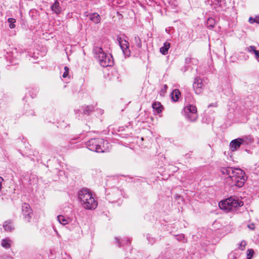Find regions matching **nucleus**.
<instances>
[{
	"mask_svg": "<svg viewBox=\"0 0 259 259\" xmlns=\"http://www.w3.org/2000/svg\"><path fill=\"white\" fill-rule=\"evenodd\" d=\"M78 197L85 209L92 210L97 207L98 202L95 200L92 192L89 189L80 190L78 193Z\"/></svg>",
	"mask_w": 259,
	"mask_h": 259,
	"instance_id": "f257e3e1",
	"label": "nucleus"
},
{
	"mask_svg": "<svg viewBox=\"0 0 259 259\" xmlns=\"http://www.w3.org/2000/svg\"><path fill=\"white\" fill-rule=\"evenodd\" d=\"M247 178L244 170L240 168H234L231 176L226 178V183L230 187L236 186L239 188L242 187Z\"/></svg>",
	"mask_w": 259,
	"mask_h": 259,
	"instance_id": "f03ea898",
	"label": "nucleus"
},
{
	"mask_svg": "<svg viewBox=\"0 0 259 259\" xmlns=\"http://www.w3.org/2000/svg\"><path fill=\"white\" fill-rule=\"evenodd\" d=\"M86 147L90 150L97 153H104L109 151L108 142L102 138H93L87 142Z\"/></svg>",
	"mask_w": 259,
	"mask_h": 259,
	"instance_id": "7ed1b4c3",
	"label": "nucleus"
},
{
	"mask_svg": "<svg viewBox=\"0 0 259 259\" xmlns=\"http://www.w3.org/2000/svg\"><path fill=\"white\" fill-rule=\"evenodd\" d=\"M243 205V202L239 201L235 197H230L225 200L219 202V206L221 209L225 210L227 212H230L238 207Z\"/></svg>",
	"mask_w": 259,
	"mask_h": 259,
	"instance_id": "20e7f679",
	"label": "nucleus"
},
{
	"mask_svg": "<svg viewBox=\"0 0 259 259\" xmlns=\"http://www.w3.org/2000/svg\"><path fill=\"white\" fill-rule=\"evenodd\" d=\"M122 197L121 190L118 188L114 187L108 189L106 191V199L109 202H118Z\"/></svg>",
	"mask_w": 259,
	"mask_h": 259,
	"instance_id": "39448f33",
	"label": "nucleus"
},
{
	"mask_svg": "<svg viewBox=\"0 0 259 259\" xmlns=\"http://www.w3.org/2000/svg\"><path fill=\"white\" fill-rule=\"evenodd\" d=\"M98 60L100 65L104 67L112 66L114 64L113 57L111 54H102V56H98Z\"/></svg>",
	"mask_w": 259,
	"mask_h": 259,
	"instance_id": "423d86ee",
	"label": "nucleus"
},
{
	"mask_svg": "<svg viewBox=\"0 0 259 259\" xmlns=\"http://www.w3.org/2000/svg\"><path fill=\"white\" fill-rule=\"evenodd\" d=\"M117 40L125 57H130L131 52L129 49L130 44L128 41L119 36H117Z\"/></svg>",
	"mask_w": 259,
	"mask_h": 259,
	"instance_id": "0eeeda50",
	"label": "nucleus"
},
{
	"mask_svg": "<svg viewBox=\"0 0 259 259\" xmlns=\"http://www.w3.org/2000/svg\"><path fill=\"white\" fill-rule=\"evenodd\" d=\"M193 88L195 93L197 95L201 94L204 89L203 79L199 76H196L194 79Z\"/></svg>",
	"mask_w": 259,
	"mask_h": 259,
	"instance_id": "6e6552de",
	"label": "nucleus"
},
{
	"mask_svg": "<svg viewBox=\"0 0 259 259\" xmlns=\"http://www.w3.org/2000/svg\"><path fill=\"white\" fill-rule=\"evenodd\" d=\"M22 212L25 220L30 222L32 215V210L29 204L23 203L22 205Z\"/></svg>",
	"mask_w": 259,
	"mask_h": 259,
	"instance_id": "1a4fd4ad",
	"label": "nucleus"
},
{
	"mask_svg": "<svg viewBox=\"0 0 259 259\" xmlns=\"http://www.w3.org/2000/svg\"><path fill=\"white\" fill-rule=\"evenodd\" d=\"M244 143V140L242 138H237L232 140L230 143V146L232 151L239 149L241 145Z\"/></svg>",
	"mask_w": 259,
	"mask_h": 259,
	"instance_id": "9d476101",
	"label": "nucleus"
},
{
	"mask_svg": "<svg viewBox=\"0 0 259 259\" xmlns=\"http://www.w3.org/2000/svg\"><path fill=\"white\" fill-rule=\"evenodd\" d=\"M96 106L94 105H84L81 106V110L82 113L87 115H90L92 112L95 111Z\"/></svg>",
	"mask_w": 259,
	"mask_h": 259,
	"instance_id": "9b49d317",
	"label": "nucleus"
},
{
	"mask_svg": "<svg viewBox=\"0 0 259 259\" xmlns=\"http://www.w3.org/2000/svg\"><path fill=\"white\" fill-rule=\"evenodd\" d=\"M3 227L5 231L8 232H12L15 229L12 220H9L4 222Z\"/></svg>",
	"mask_w": 259,
	"mask_h": 259,
	"instance_id": "f8f14e48",
	"label": "nucleus"
},
{
	"mask_svg": "<svg viewBox=\"0 0 259 259\" xmlns=\"http://www.w3.org/2000/svg\"><path fill=\"white\" fill-rule=\"evenodd\" d=\"M234 168L233 167H221L220 171L224 175H227L228 177L231 176L233 174Z\"/></svg>",
	"mask_w": 259,
	"mask_h": 259,
	"instance_id": "ddd939ff",
	"label": "nucleus"
},
{
	"mask_svg": "<svg viewBox=\"0 0 259 259\" xmlns=\"http://www.w3.org/2000/svg\"><path fill=\"white\" fill-rule=\"evenodd\" d=\"M184 111L185 113H197L196 107L191 104L186 106L184 108Z\"/></svg>",
	"mask_w": 259,
	"mask_h": 259,
	"instance_id": "4468645a",
	"label": "nucleus"
},
{
	"mask_svg": "<svg viewBox=\"0 0 259 259\" xmlns=\"http://www.w3.org/2000/svg\"><path fill=\"white\" fill-rule=\"evenodd\" d=\"M51 10L56 14H59L62 12V8L60 6V3L58 1H56L54 4L51 7Z\"/></svg>",
	"mask_w": 259,
	"mask_h": 259,
	"instance_id": "2eb2a0df",
	"label": "nucleus"
},
{
	"mask_svg": "<svg viewBox=\"0 0 259 259\" xmlns=\"http://www.w3.org/2000/svg\"><path fill=\"white\" fill-rule=\"evenodd\" d=\"M89 17V19L95 24H98L100 22V16L98 14L96 13L90 14Z\"/></svg>",
	"mask_w": 259,
	"mask_h": 259,
	"instance_id": "dca6fc26",
	"label": "nucleus"
},
{
	"mask_svg": "<svg viewBox=\"0 0 259 259\" xmlns=\"http://www.w3.org/2000/svg\"><path fill=\"white\" fill-rule=\"evenodd\" d=\"M181 92L178 89H175L170 94L171 98L174 102L178 101Z\"/></svg>",
	"mask_w": 259,
	"mask_h": 259,
	"instance_id": "f3484780",
	"label": "nucleus"
},
{
	"mask_svg": "<svg viewBox=\"0 0 259 259\" xmlns=\"http://www.w3.org/2000/svg\"><path fill=\"white\" fill-rule=\"evenodd\" d=\"M170 47V44L168 42H165L163 44V46L160 48V52L164 55H166L168 53V51Z\"/></svg>",
	"mask_w": 259,
	"mask_h": 259,
	"instance_id": "a211bd4d",
	"label": "nucleus"
},
{
	"mask_svg": "<svg viewBox=\"0 0 259 259\" xmlns=\"http://www.w3.org/2000/svg\"><path fill=\"white\" fill-rule=\"evenodd\" d=\"M133 43V45L132 47V48L136 47L138 49H141L142 46V41L138 35L135 36Z\"/></svg>",
	"mask_w": 259,
	"mask_h": 259,
	"instance_id": "6ab92c4d",
	"label": "nucleus"
},
{
	"mask_svg": "<svg viewBox=\"0 0 259 259\" xmlns=\"http://www.w3.org/2000/svg\"><path fill=\"white\" fill-rule=\"evenodd\" d=\"M152 106L153 109L155 110L158 113H160L162 111V110L163 109V106L159 102H154L152 104Z\"/></svg>",
	"mask_w": 259,
	"mask_h": 259,
	"instance_id": "aec40b11",
	"label": "nucleus"
},
{
	"mask_svg": "<svg viewBox=\"0 0 259 259\" xmlns=\"http://www.w3.org/2000/svg\"><path fill=\"white\" fill-rule=\"evenodd\" d=\"M115 239L116 243L118 244V247H121L123 245L127 243V242H129L130 243L131 242V240L128 238L120 239L118 237H116Z\"/></svg>",
	"mask_w": 259,
	"mask_h": 259,
	"instance_id": "412c9836",
	"label": "nucleus"
},
{
	"mask_svg": "<svg viewBox=\"0 0 259 259\" xmlns=\"http://www.w3.org/2000/svg\"><path fill=\"white\" fill-rule=\"evenodd\" d=\"M186 118L192 122L195 121L198 118L197 113H184Z\"/></svg>",
	"mask_w": 259,
	"mask_h": 259,
	"instance_id": "4be33fe9",
	"label": "nucleus"
},
{
	"mask_svg": "<svg viewBox=\"0 0 259 259\" xmlns=\"http://www.w3.org/2000/svg\"><path fill=\"white\" fill-rule=\"evenodd\" d=\"M57 219L59 222L63 225L68 224L69 222V219L66 218L64 215H58L57 217Z\"/></svg>",
	"mask_w": 259,
	"mask_h": 259,
	"instance_id": "5701e85b",
	"label": "nucleus"
},
{
	"mask_svg": "<svg viewBox=\"0 0 259 259\" xmlns=\"http://www.w3.org/2000/svg\"><path fill=\"white\" fill-rule=\"evenodd\" d=\"M215 24V21L213 18H209L206 23V27L209 29H212Z\"/></svg>",
	"mask_w": 259,
	"mask_h": 259,
	"instance_id": "b1692460",
	"label": "nucleus"
},
{
	"mask_svg": "<svg viewBox=\"0 0 259 259\" xmlns=\"http://www.w3.org/2000/svg\"><path fill=\"white\" fill-rule=\"evenodd\" d=\"M255 49V47L251 46L248 48V51L250 52H253L255 55V58L257 60H259V50H256Z\"/></svg>",
	"mask_w": 259,
	"mask_h": 259,
	"instance_id": "393cba45",
	"label": "nucleus"
},
{
	"mask_svg": "<svg viewBox=\"0 0 259 259\" xmlns=\"http://www.w3.org/2000/svg\"><path fill=\"white\" fill-rule=\"evenodd\" d=\"M11 241L9 238L4 239L2 240V246L5 248L11 247Z\"/></svg>",
	"mask_w": 259,
	"mask_h": 259,
	"instance_id": "a878e982",
	"label": "nucleus"
},
{
	"mask_svg": "<svg viewBox=\"0 0 259 259\" xmlns=\"http://www.w3.org/2000/svg\"><path fill=\"white\" fill-rule=\"evenodd\" d=\"M94 52L99 56H102V54H104L103 49L101 47H95L93 49Z\"/></svg>",
	"mask_w": 259,
	"mask_h": 259,
	"instance_id": "bb28decb",
	"label": "nucleus"
},
{
	"mask_svg": "<svg viewBox=\"0 0 259 259\" xmlns=\"http://www.w3.org/2000/svg\"><path fill=\"white\" fill-rule=\"evenodd\" d=\"M8 22L9 23V27L10 28H14L16 27L15 23H16V20L15 19L13 18H9L8 19Z\"/></svg>",
	"mask_w": 259,
	"mask_h": 259,
	"instance_id": "cd10ccee",
	"label": "nucleus"
},
{
	"mask_svg": "<svg viewBox=\"0 0 259 259\" xmlns=\"http://www.w3.org/2000/svg\"><path fill=\"white\" fill-rule=\"evenodd\" d=\"M215 4L216 5H218L220 7L223 8L226 6V2L225 0H214Z\"/></svg>",
	"mask_w": 259,
	"mask_h": 259,
	"instance_id": "c85d7f7f",
	"label": "nucleus"
},
{
	"mask_svg": "<svg viewBox=\"0 0 259 259\" xmlns=\"http://www.w3.org/2000/svg\"><path fill=\"white\" fill-rule=\"evenodd\" d=\"M168 88V87L166 84H164L162 88H161L160 91V96H164L165 93L166 92L167 89Z\"/></svg>",
	"mask_w": 259,
	"mask_h": 259,
	"instance_id": "c756f323",
	"label": "nucleus"
},
{
	"mask_svg": "<svg viewBox=\"0 0 259 259\" xmlns=\"http://www.w3.org/2000/svg\"><path fill=\"white\" fill-rule=\"evenodd\" d=\"M254 252L252 249H248L247 250V259H251Z\"/></svg>",
	"mask_w": 259,
	"mask_h": 259,
	"instance_id": "7c9ffc66",
	"label": "nucleus"
},
{
	"mask_svg": "<svg viewBox=\"0 0 259 259\" xmlns=\"http://www.w3.org/2000/svg\"><path fill=\"white\" fill-rule=\"evenodd\" d=\"M246 245V241L244 240H243L239 244L238 249L241 250H244Z\"/></svg>",
	"mask_w": 259,
	"mask_h": 259,
	"instance_id": "2f4dec72",
	"label": "nucleus"
},
{
	"mask_svg": "<svg viewBox=\"0 0 259 259\" xmlns=\"http://www.w3.org/2000/svg\"><path fill=\"white\" fill-rule=\"evenodd\" d=\"M64 72L62 75V77L63 78H66L68 76L69 71V68L67 66H65L64 67Z\"/></svg>",
	"mask_w": 259,
	"mask_h": 259,
	"instance_id": "473e14b6",
	"label": "nucleus"
},
{
	"mask_svg": "<svg viewBox=\"0 0 259 259\" xmlns=\"http://www.w3.org/2000/svg\"><path fill=\"white\" fill-rule=\"evenodd\" d=\"M176 239L178 241H182L185 238V235L183 234L175 236Z\"/></svg>",
	"mask_w": 259,
	"mask_h": 259,
	"instance_id": "72a5a7b5",
	"label": "nucleus"
},
{
	"mask_svg": "<svg viewBox=\"0 0 259 259\" xmlns=\"http://www.w3.org/2000/svg\"><path fill=\"white\" fill-rule=\"evenodd\" d=\"M193 60H194V59H193L191 57H187L185 59V63L189 64L191 62H193Z\"/></svg>",
	"mask_w": 259,
	"mask_h": 259,
	"instance_id": "f704fd0d",
	"label": "nucleus"
},
{
	"mask_svg": "<svg viewBox=\"0 0 259 259\" xmlns=\"http://www.w3.org/2000/svg\"><path fill=\"white\" fill-rule=\"evenodd\" d=\"M25 114L27 116H29V115H33H33H35V112L32 110H30L29 112H26Z\"/></svg>",
	"mask_w": 259,
	"mask_h": 259,
	"instance_id": "c9c22d12",
	"label": "nucleus"
},
{
	"mask_svg": "<svg viewBox=\"0 0 259 259\" xmlns=\"http://www.w3.org/2000/svg\"><path fill=\"white\" fill-rule=\"evenodd\" d=\"M75 140H77V141L76 142H78V141H80L81 140V139L80 138V137H78L77 138H76L75 139H72L71 140V143H75L76 142H74Z\"/></svg>",
	"mask_w": 259,
	"mask_h": 259,
	"instance_id": "e433bc0d",
	"label": "nucleus"
},
{
	"mask_svg": "<svg viewBox=\"0 0 259 259\" xmlns=\"http://www.w3.org/2000/svg\"><path fill=\"white\" fill-rule=\"evenodd\" d=\"M254 20H255V18H252V17H250L249 19V23H251V24H252L254 22H255V21H254Z\"/></svg>",
	"mask_w": 259,
	"mask_h": 259,
	"instance_id": "4c0bfd02",
	"label": "nucleus"
},
{
	"mask_svg": "<svg viewBox=\"0 0 259 259\" xmlns=\"http://www.w3.org/2000/svg\"><path fill=\"white\" fill-rule=\"evenodd\" d=\"M217 103H211L210 104H209L208 106V107H217Z\"/></svg>",
	"mask_w": 259,
	"mask_h": 259,
	"instance_id": "58836bf2",
	"label": "nucleus"
},
{
	"mask_svg": "<svg viewBox=\"0 0 259 259\" xmlns=\"http://www.w3.org/2000/svg\"><path fill=\"white\" fill-rule=\"evenodd\" d=\"M191 98V95L190 94V93H187L186 94V95L185 96V99H186L187 98Z\"/></svg>",
	"mask_w": 259,
	"mask_h": 259,
	"instance_id": "ea45409f",
	"label": "nucleus"
},
{
	"mask_svg": "<svg viewBox=\"0 0 259 259\" xmlns=\"http://www.w3.org/2000/svg\"><path fill=\"white\" fill-rule=\"evenodd\" d=\"M248 228L250 229H251V230H253L254 228V224H251V225H248Z\"/></svg>",
	"mask_w": 259,
	"mask_h": 259,
	"instance_id": "a19ab883",
	"label": "nucleus"
},
{
	"mask_svg": "<svg viewBox=\"0 0 259 259\" xmlns=\"http://www.w3.org/2000/svg\"><path fill=\"white\" fill-rule=\"evenodd\" d=\"M148 239L149 240V242H150L152 244H153L155 242L154 239L151 238V240H150V238H148Z\"/></svg>",
	"mask_w": 259,
	"mask_h": 259,
	"instance_id": "79ce46f5",
	"label": "nucleus"
},
{
	"mask_svg": "<svg viewBox=\"0 0 259 259\" xmlns=\"http://www.w3.org/2000/svg\"><path fill=\"white\" fill-rule=\"evenodd\" d=\"M254 21H255V23L259 24V16L255 17V20H254Z\"/></svg>",
	"mask_w": 259,
	"mask_h": 259,
	"instance_id": "37998d69",
	"label": "nucleus"
},
{
	"mask_svg": "<svg viewBox=\"0 0 259 259\" xmlns=\"http://www.w3.org/2000/svg\"><path fill=\"white\" fill-rule=\"evenodd\" d=\"M185 156H187V157H190V155L189 154H186Z\"/></svg>",
	"mask_w": 259,
	"mask_h": 259,
	"instance_id": "c03bdc74",
	"label": "nucleus"
},
{
	"mask_svg": "<svg viewBox=\"0 0 259 259\" xmlns=\"http://www.w3.org/2000/svg\"><path fill=\"white\" fill-rule=\"evenodd\" d=\"M140 50H138V53H136V55H139L140 53Z\"/></svg>",
	"mask_w": 259,
	"mask_h": 259,
	"instance_id": "a18cd8bd",
	"label": "nucleus"
},
{
	"mask_svg": "<svg viewBox=\"0 0 259 259\" xmlns=\"http://www.w3.org/2000/svg\"><path fill=\"white\" fill-rule=\"evenodd\" d=\"M143 139H144L143 138H141V140H143Z\"/></svg>",
	"mask_w": 259,
	"mask_h": 259,
	"instance_id": "49530a36",
	"label": "nucleus"
}]
</instances>
